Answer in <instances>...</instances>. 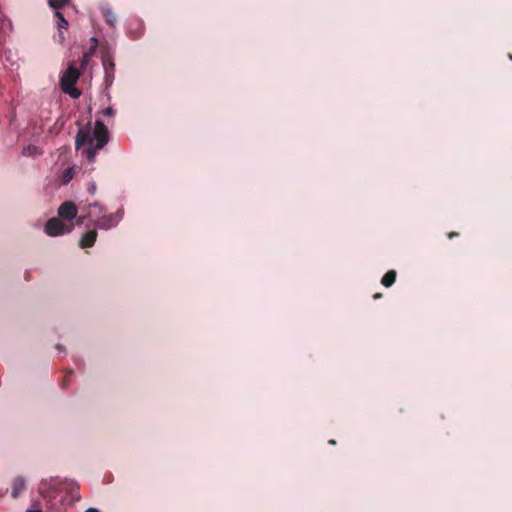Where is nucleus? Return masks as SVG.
I'll return each mask as SVG.
<instances>
[{
	"label": "nucleus",
	"mask_w": 512,
	"mask_h": 512,
	"mask_svg": "<svg viewBox=\"0 0 512 512\" xmlns=\"http://www.w3.org/2000/svg\"><path fill=\"white\" fill-rule=\"evenodd\" d=\"M108 140V130H78L76 148L89 162H93L97 151L102 149Z\"/></svg>",
	"instance_id": "f257e3e1"
},
{
	"label": "nucleus",
	"mask_w": 512,
	"mask_h": 512,
	"mask_svg": "<svg viewBox=\"0 0 512 512\" xmlns=\"http://www.w3.org/2000/svg\"><path fill=\"white\" fill-rule=\"evenodd\" d=\"M79 76V70L73 64H70L60 80L62 90L73 98H77L80 95V91L74 87Z\"/></svg>",
	"instance_id": "f03ea898"
},
{
	"label": "nucleus",
	"mask_w": 512,
	"mask_h": 512,
	"mask_svg": "<svg viewBox=\"0 0 512 512\" xmlns=\"http://www.w3.org/2000/svg\"><path fill=\"white\" fill-rule=\"evenodd\" d=\"M74 227L73 223H64L59 218H51L45 225V232L52 237L70 233Z\"/></svg>",
	"instance_id": "7ed1b4c3"
},
{
	"label": "nucleus",
	"mask_w": 512,
	"mask_h": 512,
	"mask_svg": "<svg viewBox=\"0 0 512 512\" xmlns=\"http://www.w3.org/2000/svg\"><path fill=\"white\" fill-rule=\"evenodd\" d=\"M102 65L105 72V83L107 86H110L114 80L115 63L108 50L102 54Z\"/></svg>",
	"instance_id": "20e7f679"
},
{
	"label": "nucleus",
	"mask_w": 512,
	"mask_h": 512,
	"mask_svg": "<svg viewBox=\"0 0 512 512\" xmlns=\"http://www.w3.org/2000/svg\"><path fill=\"white\" fill-rule=\"evenodd\" d=\"M77 206L71 201L62 203L58 208L59 219L65 220L71 223L73 219L77 217Z\"/></svg>",
	"instance_id": "39448f33"
},
{
	"label": "nucleus",
	"mask_w": 512,
	"mask_h": 512,
	"mask_svg": "<svg viewBox=\"0 0 512 512\" xmlns=\"http://www.w3.org/2000/svg\"><path fill=\"white\" fill-rule=\"evenodd\" d=\"M118 224V219L116 215L108 214L102 217H98V219L94 222V226L99 229H110L115 227Z\"/></svg>",
	"instance_id": "423d86ee"
},
{
	"label": "nucleus",
	"mask_w": 512,
	"mask_h": 512,
	"mask_svg": "<svg viewBox=\"0 0 512 512\" xmlns=\"http://www.w3.org/2000/svg\"><path fill=\"white\" fill-rule=\"evenodd\" d=\"M83 210L86 211V213L88 214V216H90V218H92V217L98 218L102 213L105 212V207L99 202H93V203H90L87 206H85L83 208Z\"/></svg>",
	"instance_id": "0eeeda50"
},
{
	"label": "nucleus",
	"mask_w": 512,
	"mask_h": 512,
	"mask_svg": "<svg viewBox=\"0 0 512 512\" xmlns=\"http://www.w3.org/2000/svg\"><path fill=\"white\" fill-rule=\"evenodd\" d=\"M97 238L96 230L86 232L80 239L79 245L81 248H89L95 244Z\"/></svg>",
	"instance_id": "6e6552de"
},
{
	"label": "nucleus",
	"mask_w": 512,
	"mask_h": 512,
	"mask_svg": "<svg viewBox=\"0 0 512 512\" xmlns=\"http://www.w3.org/2000/svg\"><path fill=\"white\" fill-rule=\"evenodd\" d=\"M25 486V479L21 476L16 477L12 483L11 496L13 498H17L20 495V493L25 489Z\"/></svg>",
	"instance_id": "1a4fd4ad"
},
{
	"label": "nucleus",
	"mask_w": 512,
	"mask_h": 512,
	"mask_svg": "<svg viewBox=\"0 0 512 512\" xmlns=\"http://www.w3.org/2000/svg\"><path fill=\"white\" fill-rule=\"evenodd\" d=\"M76 171V166L68 167L65 170H63L59 176L60 182L62 184H68L73 179L74 175L76 174Z\"/></svg>",
	"instance_id": "9d476101"
},
{
	"label": "nucleus",
	"mask_w": 512,
	"mask_h": 512,
	"mask_svg": "<svg viewBox=\"0 0 512 512\" xmlns=\"http://www.w3.org/2000/svg\"><path fill=\"white\" fill-rule=\"evenodd\" d=\"M396 277L397 272L395 270H389L382 277L381 284L385 287H391L395 283Z\"/></svg>",
	"instance_id": "9b49d317"
},
{
	"label": "nucleus",
	"mask_w": 512,
	"mask_h": 512,
	"mask_svg": "<svg viewBox=\"0 0 512 512\" xmlns=\"http://www.w3.org/2000/svg\"><path fill=\"white\" fill-rule=\"evenodd\" d=\"M102 14H103V17H104L106 23L109 26L114 27L117 22V17L115 15V13L111 9L105 8L102 10Z\"/></svg>",
	"instance_id": "f8f14e48"
},
{
	"label": "nucleus",
	"mask_w": 512,
	"mask_h": 512,
	"mask_svg": "<svg viewBox=\"0 0 512 512\" xmlns=\"http://www.w3.org/2000/svg\"><path fill=\"white\" fill-rule=\"evenodd\" d=\"M22 153L25 156L35 157V156L41 155L42 151L39 147H37L35 145H28L27 147H25L23 149Z\"/></svg>",
	"instance_id": "ddd939ff"
},
{
	"label": "nucleus",
	"mask_w": 512,
	"mask_h": 512,
	"mask_svg": "<svg viewBox=\"0 0 512 512\" xmlns=\"http://www.w3.org/2000/svg\"><path fill=\"white\" fill-rule=\"evenodd\" d=\"M55 17L57 18V26L61 29H67L68 21L64 18L63 14L59 11L55 12Z\"/></svg>",
	"instance_id": "4468645a"
},
{
	"label": "nucleus",
	"mask_w": 512,
	"mask_h": 512,
	"mask_svg": "<svg viewBox=\"0 0 512 512\" xmlns=\"http://www.w3.org/2000/svg\"><path fill=\"white\" fill-rule=\"evenodd\" d=\"M68 2L69 0H49V5L54 9H60Z\"/></svg>",
	"instance_id": "2eb2a0df"
},
{
	"label": "nucleus",
	"mask_w": 512,
	"mask_h": 512,
	"mask_svg": "<svg viewBox=\"0 0 512 512\" xmlns=\"http://www.w3.org/2000/svg\"><path fill=\"white\" fill-rule=\"evenodd\" d=\"M72 374H73V371H72V370H69V371L67 372V374L63 377V380H62V382H61V386H62L63 388L68 387V385H69V383H70V377H71V375H72Z\"/></svg>",
	"instance_id": "dca6fc26"
},
{
	"label": "nucleus",
	"mask_w": 512,
	"mask_h": 512,
	"mask_svg": "<svg viewBox=\"0 0 512 512\" xmlns=\"http://www.w3.org/2000/svg\"><path fill=\"white\" fill-rule=\"evenodd\" d=\"M89 61H90V57L83 55V57L81 59V63H80V67L82 70H85L87 68Z\"/></svg>",
	"instance_id": "f3484780"
},
{
	"label": "nucleus",
	"mask_w": 512,
	"mask_h": 512,
	"mask_svg": "<svg viewBox=\"0 0 512 512\" xmlns=\"http://www.w3.org/2000/svg\"><path fill=\"white\" fill-rule=\"evenodd\" d=\"M87 218H90V216H88V214H87V213H85V214H83V215L79 216V217L77 218V220H76V224H77L78 226L82 225V224L84 223V221H85Z\"/></svg>",
	"instance_id": "a211bd4d"
},
{
	"label": "nucleus",
	"mask_w": 512,
	"mask_h": 512,
	"mask_svg": "<svg viewBox=\"0 0 512 512\" xmlns=\"http://www.w3.org/2000/svg\"><path fill=\"white\" fill-rule=\"evenodd\" d=\"M96 49H97V47L90 45L89 49L84 53V55L91 58L93 56V54L95 53Z\"/></svg>",
	"instance_id": "6ab92c4d"
},
{
	"label": "nucleus",
	"mask_w": 512,
	"mask_h": 512,
	"mask_svg": "<svg viewBox=\"0 0 512 512\" xmlns=\"http://www.w3.org/2000/svg\"><path fill=\"white\" fill-rule=\"evenodd\" d=\"M114 113H115V111H114V109L112 107H107L106 109L103 110V114L105 116L111 117V116L114 115Z\"/></svg>",
	"instance_id": "aec40b11"
},
{
	"label": "nucleus",
	"mask_w": 512,
	"mask_h": 512,
	"mask_svg": "<svg viewBox=\"0 0 512 512\" xmlns=\"http://www.w3.org/2000/svg\"><path fill=\"white\" fill-rule=\"evenodd\" d=\"M88 191L90 194H94L96 192V184L95 183L89 184Z\"/></svg>",
	"instance_id": "412c9836"
},
{
	"label": "nucleus",
	"mask_w": 512,
	"mask_h": 512,
	"mask_svg": "<svg viewBox=\"0 0 512 512\" xmlns=\"http://www.w3.org/2000/svg\"><path fill=\"white\" fill-rule=\"evenodd\" d=\"M94 128L104 129L107 128L105 124H103L101 121L97 120L96 125Z\"/></svg>",
	"instance_id": "4be33fe9"
},
{
	"label": "nucleus",
	"mask_w": 512,
	"mask_h": 512,
	"mask_svg": "<svg viewBox=\"0 0 512 512\" xmlns=\"http://www.w3.org/2000/svg\"><path fill=\"white\" fill-rule=\"evenodd\" d=\"M113 215H116V218L118 219V222L120 221V219L122 218V215H123V210L120 209L118 210L116 213H114Z\"/></svg>",
	"instance_id": "5701e85b"
},
{
	"label": "nucleus",
	"mask_w": 512,
	"mask_h": 512,
	"mask_svg": "<svg viewBox=\"0 0 512 512\" xmlns=\"http://www.w3.org/2000/svg\"><path fill=\"white\" fill-rule=\"evenodd\" d=\"M90 43H91L92 46L98 47V40L95 37H92L90 39Z\"/></svg>",
	"instance_id": "b1692460"
},
{
	"label": "nucleus",
	"mask_w": 512,
	"mask_h": 512,
	"mask_svg": "<svg viewBox=\"0 0 512 512\" xmlns=\"http://www.w3.org/2000/svg\"><path fill=\"white\" fill-rule=\"evenodd\" d=\"M46 484H47V481H46V480H43V481L41 482L40 492H41L42 494H44V493H45L44 486H45Z\"/></svg>",
	"instance_id": "393cba45"
},
{
	"label": "nucleus",
	"mask_w": 512,
	"mask_h": 512,
	"mask_svg": "<svg viewBox=\"0 0 512 512\" xmlns=\"http://www.w3.org/2000/svg\"><path fill=\"white\" fill-rule=\"evenodd\" d=\"M458 235H459V234H458L457 232H450V233H448V238H450V239H451V238L456 237V236H458Z\"/></svg>",
	"instance_id": "a878e982"
},
{
	"label": "nucleus",
	"mask_w": 512,
	"mask_h": 512,
	"mask_svg": "<svg viewBox=\"0 0 512 512\" xmlns=\"http://www.w3.org/2000/svg\"><path fill=\"white\" fill-rule=\"evenodd\" d=\"M381 297H382V294H381V293H376V294H374V295H373V298H374V299H379V298H381Z\"/></svg>",
	"instance_id": "bb28decb"
},
{
	"label": "nucleus",
	"mask_w": 512,
	"mask_h": 512,
	"mask_svg": "<svg viewBox=\"0 0 512 512\" xmlns=\"http://www.w3.org/2000/svg\"><path fill=\"white\" fill-rule=\"evenodd\" d=\"M85 512H99V511L95 508H89Z\"/></svg>",
	"instance_id": "cd10ccee"
},
{
	"label": "nucleus",
	"mask_w": 512,
	"mask_h": 512,
	"mask_svg": "<svg viewBox=\"0 0 512 512\" xmlns=\"http://www.w3.org/2000/svg\"><path fill=\"white\" fill-rule=\"evenodd\" d=\"M59 38H60V41H61V42H63V41H64V39H65V38H64V35H63V33H62L61 31H60V33H59Z\"/></svg>",
	"instance_id": "c85d7f7f"
},
{
	"label": "nucleus",
	"mask_w": 512,
	"mask_h": 512,
	"mask_svg": "<svg viewBox=\"0 0 512 512\" xmlns=\"http://www.w3.org/2000/svg\"><path fill=\"white\" fill-rule=\"evenodd\" d=\"M27 512H42L40 509H30Z\"/></svg>",
	"instance_id": "c756f323"
},
{
	"label": "nucleus",
	"mask_w": 512,
	"mask_h": 512,
	"mask_svg": "<svg viewBox=\"0 0 512 512\" xmlns=\"http://www.w3.org/2000/svg\"><path fill=\"white\" fill-rule=\"evenodd\" d=\"M330 445H336V441L334 439L329 440L328 442Z\"/></svg>",
	"instance_id": "7c9ffc66"
},
{
	"label": "nucleus",
	"mask_w": 512,
	"mask_h": 512,
	"mask_svg": "<svg viewBox=\"0 0 512 512\" xmlns=\"http://www.w3.org/2000/svg\"><path fill=\"white\" fill-rule=\"evenodd\" d=\"M56 348H57L59 351H62V350H63V346H62V345H60V344H58V345L56 346Z\"/></svg>",
	"instance_id": "2f4dec72"
},
{
	"label": "nucleus",
	"mask_w": 512,
	"mask_h": 512,
	"mask_svg": "<svg viewBox=\"0 0 512 512\" xmlns=\"http://www.w3.org/2000/svg\"><path fill=\"white\" fill-rule=\"evenodd\" d=\"M509 58L512 60V54H509Z\"/></svg>",
	"instance_id": "473e14b6"
}]
</instances>
